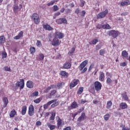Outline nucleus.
Here are the masks:
<instances>
[{"instance_id": "1a4fd4ad", "label": "nucleus", "mask_w": 130, "mask_h": 130, "mask_svg": "<svg viewBox=\"0 0 130 130\" xmlns=\"http://www.w3.org/2000/svg\"><path fill=\"white\" fill-rule=\"evenodd\" d=\"M78 107H79V106L77 102H74L72 103L71 106L69 107V109H75L76 108H78Z\"/></svg>"}, {"instance_id": "49530a36", "label": "nucleus", "mask_w": 130, "mask_h": 130, "mask_svg": "<svg viewBox=\"0 0 130 130\" xmlns=\"http://www.w3.org/2000/svg\"><path fill=\"white\" fill-rule=\"evenodd\" d=\"M73 83H74V84L75 86H77L78 85V83H79V80L77 79V80H74L73 82Z\"/></svg>"}, {"instance_id": "a878e982", "label": "nucleus", "mask_w": 130, "mask_h": 130, "mask_svg": "<svg viewBox=\"0 0 130 130\" xmlns=\"http://www.w3.org/2000/svg\"><path fill=\"white\" fill-rule=\"evenodd\" d=\"M99 80L102 81L104 80V73L103 72H101Z\"/></svg>"}, {"instance_id": "72a5a7b5", "label": "nucleus", "mask_w": 130, "mask_h": 130, "mask_svg": "<svg viewBox=\"0 0 130 130\" xmlns=\"http://www.w3.org/2000/svg\"><path fill=\"white\" fill-rule=\"evenodd\" d=\"M109 117H110V115L109 114H106L104 116V118L105 119V120H108V119H109Z\"/></svg>"}, {"instance_id": "8fccbe9b", "label": "nucleus", "mask_w": 130, "mask_h": 130, "mask_svg": "<svg viewBox=\"0 0 130 130\" xmlns=\"http://www.w3.org/2000/svg\"><path fill=\"white\" fill-rule=\"evenodd\" d=\"M7 55H8V54L5 52H4L2 53V57H3V58H6V57H7Z\"/></svg>"}, {"instance_id": "0e129e2a", "label": "nucleus", "mask_w": 130, "mask_h": 130, "mask_svg": "<svg viewBox=\"0 0 130 130\" xmlns=\"http://www.w3.org/2000/svg\"><path fill=\"white\" fill-rule=\"evenodd\" d=\"M84 109V107H82V108H81L79 111H78V113H81V112H82V111H83Z\"/></svg>"}, {"instance_id": "bb28decb", "label": "nucleus", "mask_w": 130, "mask_h": 130, "mask_svg": "<svg viewBox=\"0 0 130 130\" xmlns=\"http://www.w3.org/2000/svg\"><path fill=\"white\" fill-rule=\"evenodd\" d=\"M13 11L15 13H17L18 11H20V9H19V7L17 5H14L13 6Z\"/></svg>"}, {"instance_id": "09e8293b", "label": "nucleus", "mask_w": 130, "mask_h": 130, "mask_svg": "<svg viewBox=\"0 0 130 130\" xmlns=\"http://www.w3.org/2000/svg\"><path fill=\"white\" fill-rule=\"evenodd\" d=\"M40 60H43L44 59V55L43 54H40Z\"/></svg>"}, {"instance_id": "f704fd0d", "label": "nucleus", "mask_w": 130, "mask_h": 130, "mask_svg": "<svg viewBox=\"0 0 130 130\" xmlns=\"http://www.w3.org/2000/svg\"><path fill=\"white\" fill-rule=\"evenodd\" d=\"M4 71H6V72H12L11 71V68L10 67H8V66H5L4 68Z\"/></svg>"}, {"instance_id": "4d7b16f0", "label": "nucleus", "mask_w": 130, "mask_h": 130, "mask_svg": "<svg viewBox=\"0 0 130 130\" xmlns=\"http://www.w3.org/2000/svg\"><path fill=\"white\" fill-rule=\"evenodd\" d=\"M54 116H55V114H52V116L50 117V120H54Z\"/></svg>"}, {"instance_id": "f257e3e1", "label": "nucleus", "mask_w": 130, "mask_h": 130, "mask_svg": "<svg viewBox=\"0 0 130 130\" xmlns=\"http://www.w3.org/2000/svg\"><path fill=\"white\" fill-rule=\"evenodd\" d=\"M31 20H33L35 23L37 24L40 23V18H39V15L36 13H34L32 15Z\"/></svg>"}, {"instance_id": "680f3d73", "label": "nucleus", "mask_w": 130, "mask_h": 130, "mask_svg": "<svg viewBox=\"0 0 130 130\" xmlns=\"http://www.w3.org/2000/svg\"><path fill=\"white\" fill-rule=\"evenodd\" d=\"M97 42H98V40H97L96 39H94L92 42V44H96V43H97Z\"/></svg>"}, {"instance_id": "a18cd8bd", "label": "nucleus", "mask_w": 130, "mask_h": 130, "mask_svg": "<svg viewBox=\"0 0 130 130\" xmlns=\"http://www.w3.org/2000/svg\"><path fill=\"white\" fill-rule=\"evenodd\" d=\"M61 75L63 76V77H65V76L68 75V73H67V72H66L65 71H61Z\"/></svg>"}, {"instance_id": "69168bd1", "label": "nucleus", "mask_w": 130, "mask_h": 130, "mask_svg": "<svg viewBox=\"0 0 130 130\" xmlns=\"http://www.w3.org/2000/svg\"><path fill=\"white\" fill-rule=\"evenodd\" d=\"M71 126H67L63 129V130H71Z\"/></svg>"}, {"instance_id": "aec40b11", "label": "nucleus", "mask_w": 130, "mask_h": 130, "mask_svg": "<svg viewBox=\"0 0 130 130\" xmlns=\"http://www.w3.org/2000/svg\"><path fill=\"white\" fill-rule=\"evenodd\" d=\"M47 125L48 126L50 130L55 129V125H51L49 122L47 123Z\"/></svg>"}, {"instance_id": "4468645a", "label": "nucleus", "mask_w": 130, "mask_h": 130, "mask_svg": "<svg viewBox=\"0 0 130 130\" xmlns=\"http://www.w3.org/2000/svg\"><path fill=\"white\" fill-rule=\"evenodd\" d=\"M34 113V107L33 105H30L28 108V114H33Z\"/></svg>"}, {"instance_id": "2f4dec72", "label": "nucleus", "mask_w": 130, "mask_h": 130, "mask_svg": "<svg viewBox=\"0 0 130 130\" xmlns=\"http://www.w3.org/2000/svg\"><path fill=\"white\" fill-rule=\"evenodd\" d=\"M55 102L54 104H53L52 105H51V107H52L53 108H54V107H56V106H58V104H59L58 103V102Z\"/></svg>"}, {"instance_id": "79ce46f5", "label": "nucleus", "mask_w": 130, "mask_h": 130, "mask_svg": "<svg viewBox=\"0 0 130 130\" xmlns=\"http://www.w3.org/2000/svg\"><path fill=\"white\" fill-rule=\"evenodd\" d=\"M53 11L54 12H56V11H58V7L57 5H54L53 6Z\"/></svg>"}, {"instance_id": "774afa93", "label": "nucleus", "mask_w": 130, "mask_h": 130, "mask_svg": "<svg viewBox=\"0 0 130 130\" xmlns=\"http://www.w3.org/2000/svg\"><path fill=\"white\" fill-rule=\"evenodd\" d=\"M41 125V122L40 121H38L36 122V125Z\"/></svg>"}, {"instance_id": "5fc2aeb1", "label": "nucleus", "mask_w": 130, "mask_h": 130, "mask_svg": "<svg viewBox=\"0 0 130 130\" xmlns=\"http://www.w3.org/2000/svg\"><path fill=\"white\" fill-rule=\"evenodd\" d=\"M37 45L38 46H41L42 45V44L41 43V41L38 40L37 42Z\"/></svg>"}, {"instance_id": "6e6552de", "label": "nucleus", "mask_w": 130, "mask_h": 130, "mask_svg": "<svg viewBox=\"0 0 130 130\" xmlns=\"http://www.w3.org/2000/svg\"><path fill=\"white\" fill-rule=\"evenodd\" d=\"M56 101H57V100H53L52 101L48 102L47 104L44 105V109H47V107H48L49 105H51V104H52V103L54 102H56Z\"/></svg>"}, {"instance_id": "c85d7f7f", "label": "nucleus", "mask_w": 130, "mask_h": 130, "mask_svg": "<svg viewBox=\"0 0 130 130\" xmlns=\"http://www.w3.org/2000/svg\"><path fill=\"white\" fill-rule=\"evenodd\" d=\"M64 82H60L57 84V87H58V89H60V88H61L62 86H64Z\"/></svg>"}, {"instance_id": "a211bd4d", "label": "nucleus", "mask_w": 130, "mask_h": 130, "mask_svg": "<svg viewBox=\"0 0 130 130\" xmlns=\"http://www.w3.org/2000/svg\"><path fill=\"white\" fill-rule=\"evenodd\" d=\"M121 97H122L123 99L125 101H128V96L126 95V92H124L123 93L121 94Z\"/></svg>"}, {"instance_id": "412c9836", "label": "nucleus", "mask_w": 130, "mask_h": 130, "mask_svg": "<svg viewBox=\"0 0 130 130\" xmlns=\"http://www.w3.org/2000/svg\"><path fill=\"white\" fill-rule=\"evenodd\" d=\"M127 55H128V53H127L126 51L124 50L122 52V56H123V58H126Z\"/></svg>"}, {"instance_id": "6e6d98bb", "label": "nucleus", "mask_w": 130, "mask_h": 130, "mask_svg": "<svg viewBox=\"0 0 130 130\" xmlns=\"http://www.w3.org/2000/svg\"><path fill=\"white\" fill-rule=\"evenodd\" d=\"M121 130H130V128H128V127L125 126V125H124Z\"/></svg>"}, {"instance_id": "393cba45", "label": "nucleus", "mask_w": 130, "mask_h": 130, "mask_svg": "<svg viewBox=\"0 0 130 130\" xmlns=\"http://www.w3.org/2000/svg\"><path fill=\"white\" fill-rule=\"evenodd\" d=\"M26 111H27V107L26 106H24L22 107V109L21 111L22 114H26Z\"/></svg>"}, {"instance_id": "3c124183", "label": "nucleus", "mask_w": 130, "mask_h": 130, "mask_svg": "<svg viewBox=\"0 0 130 130\" xmlns=\"http://www.w3.org/2000/svg\"><path fill=\"white\" fill-rule=\"evenodd\" d=\"M41 101L40 99H37L34 101V102H35V103H40Z\"/></svg>"}, {"instance_id": "a19ab883", "label": "nucleus", "mask_w": 130, "mask_h": 130, "mask_svg": "<svg viewBox=\"0 0 130 130\" xmlns=\"http://www.w3.org/2000/svg\"><path fill=\"white\" fill-rule=\"evenodd\" d=\"M105 54V50L104 49H102L100 51V55H103V54Z\"/></svg>"}, {"instance_id": "9b49d317", "label": "nucleus", "mask_w": 130, "mask_h": 130, "mask_svg": "<svg viewBox=\"0 0 130 130\" xmlns=\"http://www.w3.org/2000/svg\"><path fill=\"white\" fill-rule=\"evenodd\" d=\"M87 118L86 116V114H81V115L78 118V121L79 122H81V121H83V120H85Z\"/></svg>"}, {"instance_id": "de8ad7c7", "label": "nucleus", "mask_w": 130, "mask_h": 130, "mask_svg": "<svg viewBox=\"0 0 130 130\" xmlns=\"http://www.w3.org/2000/svg\"><path fill=\"white\" fill-rule=\"evenodd\" d=\"M55 93H56V90H53L51 91V93H50V96H53V95H54V94H55Z\"/></svg>"}, {"instance_id": "f3484780", "label": "nucleus", "mask_w": 130, "mask_h": 130, "mask_svg": "<svg viewBox=\"0 0 130 130\" xmlns=\"http://www.w3.org/2000/svg\"><path fill=\"white\" fill-rule=\"evenodd\" d=\"M44 29H45L46 30H48V31H51L52 30V27L50 26L49 24H46L43 25Z\"/></svg>"}, {"instance_id": "bf43d9fd", "label": "nucleus", "mask_w": 130, "mask_h": 130, "mask_svg": "<svg viewBox=\"0 0 130 130\" xmlns=\"http://www.w3.org/2000/svg\"><path fill=\"white\" fill-rule=\"evenodd\" d=\"M120 66L121 67H125V66H126V62H122L120 64Z\"/></svg>"}, {"instance_id": "dca6fc26", "label": "nucleus", "mask_w": 130, "mask_h": 130, "mask_svg": "<svg viewBox=\"0 0 130 130\" xmlns=\"http://www.w3.org/2000/svg\"><path fill=\"white\" fill-rule=\"evenodd\" d=\"M26 86L27 88H29V89H31V88H33V82L31 81H28L26 83Z\"/></svg>"}, {"instance_id": "37998d69", "label": "nucleus", "mask_w": 130, "mask_h": 130, "mask_svg": "<svg viewBox=\"0 0 130 130\" xmlns=\"http://www.w3.org/2000/svg\"><path fill=\"white\" fill-rule=\"evenodd\" d=\"M30 51L31 53H34L35 52V48L32 47L30 48Z\"/></svg>"}, {"instance_id": "ea45409f", "label": "nucleus", "mask_w": 130, "mask_h": 130, "mask_svg": "<svg viewBox=\"0 0 130 130\" xmlns=\"http://www.w3.org/2000/svg\"><path fill=\"white\" fill-rule=\"evenodd\" d=\"M75 50V48H72L71 50L69 53V54H70L71 55H72V54H74Z\"/></svg>"}, {"instance_id": "603ef678", "label": "nucleus", "mask_w": 130, "mask_h": 130, "mask_svg": "<svg viewBox=\"0 0 130 130\" xmlns=\"http://www.w3.org/2000/svg\"><path fill=\"white\" fill-rule=\"evenodd\" d=\"M56 22L57 24H62L61 22V19L59 18L58 19L56 20Z\"/></svg>"}, {"instance_id": "4be33fe9", "label": "nucleus", "mask_w": 130, "mask_h": 130, "mask_svg": "<svg viewBox=\"0 0 130 130\" xmlns=\"http://www.w3.org/2000/svg\"><path fill=\"white\" fill-rule=\"evenodd\" d=\"M121 6H128V5H130V2L129 1H125L123 2H121L120 4Z\"/></svg>"}, {"instance_id": "5701e85b", "label": "nucleus", "mask_w": 130, "mask_h": 130, "mask_svg": "<svg viewBox=\"0 0 130 130\" xmlns=\"http://www.w3.org/2000/svg\"><path fill=\"white\" fill-rule=\"evenodd\" d=\"M71 67V65L69 62H66V63H64L63 65L64 69H70Z\"/></svg>"}, {"instance_id": "b1692460", "label": "nucleus", "mask_w": 130, "mask_h": 130, "mask_svg": "<svg viewBox=\"0 0 130 130\" xmlns=\"http://www.w3.org/2000/svg\"><path fill=\"white\" fill-rule=\"evenodd\" d=\"M6 42V38H5V36H3L0 37V44H3V43H5Z\"/></svg>"}, {"instance_id": "20e7f679", "label": "nucleus", "mask_w": 130, "mask_h": 130, "mask_svg": "<svg viewBox=\"0 0 130 130\" xmlns=\"http://www.w3.org/2000/svg\"><path fill=\"white\" fill-rule=\"evenodd\" d=\"M16 85L17 87H20V90L24 89V86L25 85L24 79H21L20 81H18Z\"/></svg>"}, {"instance_id": "c756f323", "label": "nucleus", "mask_w": 130, "mask_h": 130, "mask_svg": "<svg viewBox=\"0 0 130 130\" xmlns=\"http://www.w3.org/2000/svg\"><path fill=\"white\" fill-rule=\"evenodd\" d=\"M102 28H103V29H110L111 28L109 24H106V25H102Z\"/></svg>"}, {"instance_id": "9d476101", "label": "nucleus", "mask_w": 130, "mask_h": 130, "mask_svg": "<svg viewBox=\"0 0 130 130\" xmlns=\"http://www.w3.org/2000/svg\"><path fill=\"white\" fill-rule=\"evenodd\" d=\"M52 45L54 46H57V45H59V41L56 38L53 39V41H52Z\"/></svg>"}, {"instance_id": "473e14b6", "label": "nucleus", "mask_w": 130, "mask_h": 130, "mask_svg": "<svg viewBox=\"0 0 130 130\" xmlns=\"http://www.w3.org/2000/svg\"><path fill=\"white\" fill-rule=\"evenodd\" d=\"M83 91H84V87H80L78 91V94H82Z\"/></svg>"}, {"instance_id": "c03bdc74", "label": "nucleus", "mask_w": 130, "mask_h": 130, "mask_svg": "<svg viewBox=\"0 0 130 130\" xmlns=\"http://www.w3.org/2000/svg\"><path fill=\"white\" fill-rule=\"evenodd\" d=\"M50 90H51V87H50V86L48 87L47 89H46L44 90V92L45 93H48L49 92Z\"/></svg>"}, {"instance_id": "338daca9", "label": "nucleus", "mask_w": 130, "mask_h": 130, "mask_svg": "<svg viewBox=\"0 0 130 130\" xmlns=\"http://www.w3.org/2000/svg\"><path fill=\"white\" fill-rule=\"evenodd\" d=\"M75 13L76 14H80V9H76V10H75Z\"/></svg>"}, {"instance_id": "58836bf2", "label": "nucleus", "mask_w": 130, "mask_h": 130, "mask_svg": "<svg viewBox=\"0 0 130 130\" xmlns=\"http://www.w3.org/2000/svg\"><path fill=\"white\" fill-rule=\"evenodd\" d=\"M52 34L50 33V34H48V38L49 40V41H51L52 39Z\"/></svg>"}, {"instance_id": "c9c22d12", "label": "nucleus", "mask_w": 130, "mask_h": 130, "mask_svg": "<svg viewBox=\"0 0 130 130\" xmlns=\"http://www.w3.org/2000/svg\"><path fill=\"white\" fill-rule=\"evenodd\" d=\"M55 3V1L53 0V1H51L50 2L48 3L47 4V6L48 7H50V6H52L53 5H54Z\"/></svg>"}, {"instance_id": "13d9d810", "label": "nucleus", "mask_w": 130, "mask_h": 130, "mask_svg": "<svg viewBox=\"0 0 130 130\" xmlns=\"http://www.w3.org/2000/svg\"><path fill=\"white\" fill-rule=\"evenodd\" d=\"M10 114H17V112H16V110H13L11 111Z\"/></svg>"}, {"instance_id": "052dcab7", "label": "nucleus", "mask_w": 130, "mask_h": 130, "mask_svg": "<svg viewBox=\"0 0 130 130\" xmlns=\"http://www.w3.org/2000/svg\"><path fill=\"white\" fill-rule=\"evenodd\" d=\"M101 48V46L100 45H97L95 47L96 50H99Z\"/></svg>"}, {"instance_id": "f8f14e48", "label": "nucleus", "mask_w": 130, "mask_h": 130, "mask_svg": "<svg viewBox=\"0 0 130 130\" xmlns=\"http://www.w3.org/2000/svg\"><path fill=\"white\" fill-rule=\"evenodd\" d=\"M24 32L22 31H21L17 36L14 37V39L15 40H18V39H20V38H22L23 37V34Z\"/></svg>"}, {"instance_id": "0eeeda50", "label": "nucleus", "mask_w": 130, "mask_h": 130, "mask_svg": "<svg viewBox=\"0 0 130 130\" xmlns=\"http://www.w3.org/2000/svg\"><path fill=\"white\" fill-rule=\"evenodd\" d=\"M88 64V60H85L83 62H82L81 64L79 66V69L80 71H83V69L85 68V66H87Z\"/></svg>"}, {"instance_id": "423d86ee", "label": "nucleus", "mask_w": 130, "mask_h": 130, "mask_svg": "<svg viewBox=\"0 0 130 130\" xmlns=\"http://www.w3.org/2000/svg\"><path fill=\"white\" fill-rule=\"evenodd\" d=\"M102 87V85H101V83L99 82V81H95L94 82V88L96 91H100Z\"/></svg>"}, {"instance_id": "2eb2a0df", "label": "nucleus", "mask_w": 130, "mask_h": 130, "mask_svg": "<svg viewBox=\"0 0 130 130\" xmlns=\"http://www.w3.org/2000/svg\"><path fill=\"white\" fill-rule=\"evenodd\" d=\"M3 101L4 103V105H3V108H5L7 107V106L8 105V103H9V100H8V98H3Z\"/></svg>"}, {"instance_id": "4c0bfd02", "label": "nucleus", "mask_w": 130, "mask_h": 130, "mask_svg": "<svg viewBox=\"0 0 130 130\" xmlns=\"http://www.w3.org/2000/svg\"><path fill=\"white\" fill-rule=\"evenodd\" d=\"M107 84H109V85H110V84L112 83V80H111L110 78L108 77V78L107 79Z\"/></svg>"}, {"instance_id": "ddd939ff", "label": "nucleus", "mask_w": 130, "mask_h": 130, "mask_svg": "<svg viewBox=\"0 0 130 130\" xmlns=\"http://www.w3.org/2000/svg\"><path fill=\"white\" fill-rule=\"evenodd\" d=\"M56 37L57 38H59V39H62V38H63V34L57 31L55 33Z\"/></svg>"}, {"instance_id": "7ed1b4c3", "label": "nucleus", "mask_w": 130, "mask_h": 130, "mask_svg": "<svg viewBox=\"0 0 130 130\" xmlns=\"http://www.w3.org/2000/svg\"><path fill=\"white\" fill-rule=\"evenodd\" d=\"M57 126L58 128H60L62 127V125H64V122L61 120V119L59 117H57Z\"/></svg>"}, {"instance_id": "e2e57ef3", "label": "nucleus", "mask_w": 130, "mask_h": 130, "mask_svg": "<svg viewBox=\"0 0 130 130\" xmlns=\"http://www.w3.org/2000/svg\"><path fill=\"white\" fill-rule=\"evenodd\" d=\"M85 15H86V11H82L81 12V16H82V17H84L85 16Z\"/></svg>"}, {"instance_id": "864d4df0", "label": "nucleus", "mask_w": 130, "mask_h": 130, "mask_svg": "<svg viewBox=\"0 0 130 130\" xmlns=\"http://www.w3.org/2000/svg\"><path fill=\"white\" fill-rule=\"evenodd\" d=\"M75 86H76V85H75V84L73 83V82L70 83V89H72V88H74Z\"/></svg>"}, {"instance_id": "7c9ffc66", "label": "nucleus", "mask_w": 130, "mask_h": 130, "mask_svg": "<svg viewBox=\"0 0 130 130\" xmlns=\"http://www.w3.org/2000/svg\"><path fill=\"white\" fill-rule=\"evenodd\" d=\"M112 106V102L111 101H109L107 102V108L108 109H109L110 107Z\"/></svg>"}, {"instance_id": "cd10ccee", "label": "nucleus", "mask_w": 130, "mask_h": 130, "mask_svg": "<svg viewBox=\"0 0 130 130\" xmlns=\"http://www.w3.org/2000/svg\"><path fill=\"white\" fill-rule=\"evenodd\" d=\"M39 94V92L38 91H35L31 94L30 96L31 97H36L37 96H38Z\"/></svg>"}, {"instance_id": "f03ea898", "label": "nucleus", "mask_w": 130, "mask_h": 130, "mask_svg": "<svg viewBox=\"0 0 130 130\" xmlns=\"http://www.w3.org/2000/svg\"><path fill=\"white\" fill-rule=\"evenodd\" d=\"M107 14H108V9H106L104 11L99 13L97 15V18L98 19H102L104 18Z\"/></svg>"}, {"instance_id": "39448f33", "label": "nucleus", "mask_w": 130, "mask_h": 130, "mask_svg": "<svg viewBox=\"0 0 130 130\" xmlns=\"http://www.w3.org/2000/svg\"><path fill=\"white\" fill-rule=\"evenodd\" d=\"M109 36H112L113 38H116L118 36V31L114 30H110L109 32Z\"/></svg>"}, {"instance_id": "6ab92c4d", "label": "nucleus", "mask_w": 130, "mask_h": 130, "mask_svg": "<svg viewBox=\"0 0 130 130\" xmlns=\"http://www.w3.org/2000/svg\"><path fill=\"white\" fill-rule=\"evenodd\" d=\"M120 107L121 109H125L127 108V105L125 103H122L120 104Z\"/></svg>"}, {"instance_id": "e433bc0d", "label": "nucleus", "mask_w": 130, "mask_h": 130, "mask_svg": "<svg viewBox=\"0 0 130 130\" xmlns=\"http://www.w3.org/2000/svg\"><path fill=\"white\" fill-rule=\"evenodd\" d=\"M61 21L62 22V24H68V21H67V19L63 18H61Z\"/></svg>"}]
</instances>
